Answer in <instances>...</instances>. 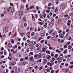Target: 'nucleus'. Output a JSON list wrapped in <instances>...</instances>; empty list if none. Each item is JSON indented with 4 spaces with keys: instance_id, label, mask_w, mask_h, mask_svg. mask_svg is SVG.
<instances>
[{
    "instance_id": "obj_6",
    "label": "nucleus",
    "mask_w": 73,
    "mask_h": 73,
    "mask_svg": "<svg viewBox=\"0 0 73 73\" xmlns=\"http://www.w3.org/2000/svg\"><path fill=\"white\" fill-rule=\"evenodd\" d=\"M53 32V30L51 29L50 30L48 31V33L50 35H51Z\"/></svg>"
},
{
    "instance_id": "obj_44",
    "label": "nucleus",
    "mask_w": 73,
    "mask_h": 73,
    "mask_svg": "<svg viewBox=\"0 0 73 73\" xmlns=\"http://www.w3.org/2000/svg\"><path fill=\"white\" fill-rule=\"evenodd\" d=\"M17 51L16 50L15 51H14L13 52V54H15L16 53H17Z\"/></svg>"
},
{
    "instance_id": "obj_9",
    "label": "nucleus",
    "mask_w": 73,
    "mask_h": 73,
    "mask_svg": "<svg viewBox=\"0 0 73 73\" xmlns=\"http://www.w3.org/2000/svg\"><path fill=\"white\" fill-rule=\"evenodd\" d=\"M29 59H30V60L31 61H33V60H34V59L33 56H31V57H30Z\"/></svg>"
},
{
    "instance_id": "obj_43",
    "label": "nucleus",
    "mask_w": 73,
    "mask_h": 73,
    "mask_svg": "<svg viewBox=\"0 0 73 73\" xmlns=\"http://www.w3.org/2000/svg\"><path fill=\"white\" fill-rule=\"evenodd\" d=\"M51 5H52V3H49L48 4V6L49 7H50V6H51Z\"/></svg>"
},
{
    "instance_id": "obj_64",
    "label": "nucleus",
    "mask_w": 73,
    "mask_h": 73,
    "mask_svg": "<svg viewBox=\"0 0 73 73\" xmlns=\"http://www.w3.org/2000/svg\"><path fill=\"white\" fill-rule=\"evenodd\" d=\"M54 72V70H52L51 71V73H53Z\"/></svg>"
},
{
    "instance_id": "obj_54",
    "label": "nucleus",
    "mask_w": 73,
    "mask_h": 73,
    "mask_svg": "<svg viewBox=\"0 0 73 73\" xmlns=\"http://www.w3.org/2000/svg\"><path fill=\"white\" fill-rule=\"evenodd\" d=\"M44 43H45V44H47V43H48L47 40H46L44 42Z\"/></svg>"
},
{
    "instance_id": "obj_2",
    "label": "nucleus",
    "mask_w": 73,
    "mask_h": 73,
    "mask_svg": "<svg viewBox=\"0 0 73 73\" xmlns=\"http://www.w3.org/2000/svg\"><path fill=\"white\" fill-rule=\"evenodd\" d=\"M54 21H51L49 25L50 27H53V25H54Z\"/></svg>"
},
{
    "instance_id": "obj_27",
    "label": "nucleus",
    "mask_w": 73,
    "mask_h": 73,
    "mask_svg": "<svg viewBox=\"0 0 73 73\" xmlns=\"http://www.w3.org/2000/svg\"><path fill=\"white\" fill-rule=\"evenodd\" d=\"M16 64V63L14 62H13L11 63V65H12V66H13V65H15Z\"/></svg>"
},
{
    "instance_id": "obj_42",
    "label": "nucleus",
    "mask_w": 73,
    "mask_h": 73,
    "mask_svg": "<svg viewBox=\"0 0 73 73\" xmlns=\"http://www.w3.org/2000/svg\"><path fill=\"white\" fill-rule=\"evenodd\" d=\"M50 11V10H46V12L47 13H48Z\"/></svg>"
},
{
    "instance_id": "obj_15",
    "label": "nucleus",
    "mask_w": 73,
    "mask_h": 73,
    "mask_svg": "<svg viewBox=\"0 0 73 73\" xmlns=\"http://www.w3.org/2000/svg\"><path fill=\"white\" fill-rule=\"evenodd\" d=\"M42 16L43 17H44V18H45V17H46V15L45 13H44L42 15Z\"/></svg>"
},
{
    "instance_id": "obj_1",
    "label": "nucleus",
    "mask_w": 73,
    "mask_h": 73,
    "mask_svg": "<svg viewBox=\"0 0 73 73\" xmlns=\"http://www.w3.org/2000/svg\"><path fill=\"white\" fill-rule=\"evenodd\" d=\"M8 28L7 27H5L3 29V32L4 33H7L8 31Z\"/></svg>"
},
{
    "instance_id": "obj_61",
    "label": "nucleus",
    "mask_w": 73,
    "mask_h": 73,
    "mask_svg": "<svg viewBox=\"0 0 73 73\" xmlns=\"http://www.w3.org/2000/svg\"><path fill=\"white\" fill-rule=\"evenodd\" d=\"M21 47L20 46H19L18 48L19 49V50L21 49Z\"/></svg>"
},
{
    "instance_id": "obj_14",
    "label": "nucleus",
    "mask_w": 73,
    "mask_h": 73,
    "mask_svg": "<svg viewBox=\"0 0 73 73\" xmlns=\"http://www.w3.org/2000/svg\"><path fill=\"white\" fill-rule=\"evenodd\" d=\"M28 45L29 46H31V45H33V42H30L29 43Z\"/></svg>"
},
{
    "instance_id": "obj_51",
    "label": "nucleus",
    "mask_w": 73,
    "mask_h": 73,
    "mask_svg": "<svg viewBox=\"0 0 73 73\" xmlns=\"http://www.w3.org/2000/svg\"><path fill=\"white\" fill-rule=\"evenodd\" d=\"M50 36H48L47 38V39H49V38H50Z\"/></svg>"
},
{
    "instance_id": "obj_22",
    "label": "nucleus",
    "mask_w": 73,
    "mask_h": 73,
    "mask_svg": "<svg viewBox=\"0 0 73 73\" xmlns=\"http://www.w3.org/2000/svg\"><path fill=\"white\" fill-rule=\"evenodd\" d=\"M58 55L57 54H56L55 55V56H54L55 57V58H57V57H58Z\"/></svg>"
},
{
    "instance_id": "obj_45",
    "label": "nucleus",
    "mask_w": 73,
    "mask_h": 73,
    "mask_svg": "<svg viewBox=\"0 0 73 73\" xmlns=\"http://www.w3.org/2000/svg\"><path fill=\"white\" fill-rule=\"evenodd\" d=\"M41 39L39 38L37 40H36L37 42H38V41H40Z\"/></svg>"
},
{
    "instance_id": "obj_8",
    "label": "nucleus",
    "mask_w": 73,
    "mask_h": 73,
    "mask_svg": "<svg viewBox=\"0 0 73 73\" xmlns=\"http://www.w3.org/2000/svg\"><path fill=\"white\" fill-rule=\"evenodd\" d=\"M63 58L62 57L60 58V59H59L58 61V63H60L61 61V60H62L63 59Z\"/></svg>"
},
{
    "instance_id": "obj_28",
    "label": "nucleus",
    "mask_w": 73,
    "mask_h": 73,
    "mask_svg": "<svg viewBox=\"0 0 73 73\" xmlns=\"http://www.w3.org/2000/svg\"><path fill=\"white\" fill-rule=\"evenodd\" d=\"M40 35L42 36V37H43V36H44L45 35L44 34V33H42Z\"/></svg>"
},
{
    "instance_id": "obj_18",
    "label": "nucleus",
    "mask_w": 73,
    "mask_h": 73,
    "mask_svg": "<svg viewBox=\"0 0 73 73\" xmlns=\"http://www.w3.org/2000/svg\"><path fill=\"white\" fill-rule=\"evenodd\" d=\"M72 48V47L70 45L68 46V49H71Z\"/></svg>"
},
{
    "instance_id": "obj_38",
    "label": "nucleus",
    "mask_w": 73,
    "mask_h": 73,
    "mask_svg": "<svg viewBox=\"0 0 73 73\" xmlns=\"http://www.w3.org/2000/svg\"><path fill=\"white\" fill-rule=\"evenodd\" d=\"M42 68H43L42 66H41V67H40L39 68V70H41V69H42Z\"/></svg>"
},
{
    "instance_id": "obj_16",
    "label": "nucleus",
    "mask_w": 73,
    "mask_h": 73,
    "mask_svg": "<svg viewBox=\"0 0 73 73\" xmlns=\"http://www.w3.org/2000/svg\"><path fill=\"white\" fill-rule=\"evenodd\" d=\"M68 52V50L67 49L65 50L64 52H63V53L64 54H66Z\"/></svg>"
},
{
    "instance_id": "obj_36",
    "label": "nucleus",
    "mask_w": 73,
    "mask_h": 73,
    "mask_svg": "<svg viewBox=\"0 0 73 73\" xmlns=\"http://www.w3.org/2000/svg\"><path fill=\"white\" fill-rule=\"evenodd\" d=\"M29 49L27 48L26 49V52H29Z\"/></svg>"
},
{
    "instance_id": "obj_5",
    "label": "nucleus",
    "mask_w": 73,
    "mask_h": 73,
    "mask_svg": "<svg viewBox=\"0 0 73 73\" xmlns=\"http://www.w3.org/2000/svg\"><path fill=\"white\" fill-rule=\"evenodd\" d=\"M65 8V5H62L60 6V9H64Z\"/></svg>"
},
{
    "instance_id": "obj_46",
    "label": "nucleus",
    "mask_w": 73,
    "mask_h": 73,
    "mask_svg": "<svg viewBox=\"0 0 73 73\" xmlns=\"http://www.w3.org/2000/svg\"><path fill=\"white\" fill-rule=\"evenodd\" d=\"M56 52H57V53H60V50H57L56 51Z\"/></svg>"
},
{
    "instance_id": "obj_52",
    "label": "nucleus",
    "mask_w": 73,
    "mask_h": 73,
    "mask_svg": "<svg viewBox=\"0 0 73 73\" xmlns=\"http://www.w3.org/2000/svg\"><path fill=\"white\" fill-rule=\"evenodd\" d=\"M44 40H42L40 41V42L41 43H43V42H44Z\"/></svg>"
},
{
    "instance_id": "obj_7",
    "label": "nucleus",
    "mask_w": 73,
    "mask_h": 73,
    "mask_svg": "<svg viewBox=\"0 0 73 73\" xmlns=\"http://www.w3.org/2000/svg\"><path fill=\"white\" fill-rule=\"evenodd\" d=\"M59 37L60 38H64V36L62 33H60L59 34Z\"/></svg>"
},
{
    "instance_id": "obj_33",
    "label": "nucleus",
    "mask_w": 73,
    "mask_h": 73,
    "mask_svg": "<svg viewBox=\"0 0 73 73\" xmlns=\"http://www.w3.org/2000/svg\"><path fill=\"white\" fill-rule=\"evenodd\" d=\"M37 68H38V66H37V65L35 66V68L36 69H36H37Z\"/></svg>"
},
{
    "instance_id": "obj_39",
    "label": "nucleus",
    "mask_w": 73,
    "mask_h": 73,
    "mask_svg": "<svg viewBox=\"0 0 73 73\" xmlns=\"http://www.w3.org/2000/svg\"><path fill=\"white\" fill-rule=\"evenodd\" d=\"M38 54H36L35 55H34V57H35V58H36V57H38Z\"/></svg>"
},
{
    "instance_id": "obj_32",
    "label": "nucleus",
    "mask_w": 73,
    "mask_h": 73,
    "mask_svg": "<svg viewBox=\"0 0 73 73\" xmlns=\"http://www.w3.org/2000/svg\"><path fill=\"white\" fill-rule=\"evenodd\" d=\"M31 49H35V47H34V46H31Z\"/></svg>"
},
{
    "instance_id": "obj_53",
    "label": "nucleus",
    "mask_w": 73,
    "mask_h": 73,
    "mask_svg": "<svg viewBox=\"0 0 73 73\" xmlns=\"http://www.w3.org/2000/svg\"><path fill=\"white\" fill-rule=\"evenodd\" d=\"M20 61H24V59H23V58H21Z\"/></svg>"
},
{
    "instance_id": "obj_3",
    "label": "nucleus",
    "mask_w": 73,
    "mask_h": 73,
    "mask_svg": "<svg viewBox=\"0 0 73 73\" xmlns=\"http://www.w3.org/2000/svg\"><path fill=\"white\" fill-rule=\"evenodd\" d=\"M19 15L20 17H22L23 15V12L22 11H20L19 13Z\"/></svg>"
},
{
    "instance_id": "obj_34",
    "label": "nucleus",
    "mask_w": 73,
    "mask_h": 73,
    "mask_svg": "<svg viewBox=\"0 0 73 73\" xmlns=\"http://www.w3.org/2000/svg\"><path fill=\"white\" fill-rule=\"evenodd\" d=\"M47 45H48V46H51V45H50V43H48L47 44Z\"/></svg>"
},
{
    "instance_id": "obj_26",
    "label": "nucleus",
    "mask_w": 73,
    "mask_h": 73,
    "mask_svg": "<svg viewBox=\"0 0 73 73\" xmlns=\"http://www.w3.org/2000/svg\"><path fill=\"white\" fill-rule=\"evenodd\" d=\"M38 24H40V25H43V23H41V22H38Z\"/></svg>"
},
{
    "instance_id": "obj_13",
    "label": "nucleus",
    "mask_w": 73,
    "mask_h": 73,
    "mask_svg": "<svg viewBox=\"0 0 73 73\" xmlns=\"http://www.w3.org/2000/svg\"><path fill=\"white\" fill-rule=\"evenodd\" d=\"M38 57L39 58H41L42 57V55H41V53H40L38 54Z\"/></svg>"
},
{
    "instance_id": "obj_47",
    "label": "nucleus",
    "mask_w": 73,
    "mask_h": 73,
    "mask_svg": "<svg viewBox=\"0 0 73 73\" xmlns=\"http://www.w3.org/2000/svg\"><path fill=\"white\" fill-rule=\"evenodd\" d=\"M36 10L37 11H38V9H39V8L38 6H36Z\"/></svg>"
},
{
    "instance_id": "obj_57",
    "label": "nucleus",
    "mask_w": 73,
    "mask_h": 73,
    "mask_svg": "<svg viewBox=\"0 0 73 73\" xmlns=\"http://www.w3.org/2000/svg\"><path fill=\"white\" fill-rule=\"evenodd\" d=\"M70 16L72 17L73 16V13H71L70 14Z\"/></svg>"
},
{
    "instance_id": "obj_10",
    "label": "nucleus",
    "mask_w": 73,
    "mask_h": 73,
    "mask_svg": "<svg viewBox=\"0 0 73 73\" xmlns=\"http://www.w3.org/2000/svg\"><path fill=\"white\" fill-rule=\"evenodd\" d=\"M47 24H48V23H45L44 25L43 26L44 28H46V27H47Z\"/></svg>"
},
{
    "instance_id": "obj_21",
    "label": "nucleus",
    "mask_w": 73,
    "mask_h": 73,
    "mask_svg": "<svg viewBox=\"0 0 73 73\" xmlns=\"http://www.w3.org/2000/svg\"><path fill=\"white\" fill-rule=\"evenodd\" d=\"M58 11V8H57L55 9L54 10L55 12H57Z\"/></svg>"
},
{
    "instance_id": "obj_23",
    "label": "nucleus",
    "mask_w": 73,
    "mask_h": 73,
    "mask_svg": "<svg viewBox=\"0 0 73 73\" xmlns=\"http://www.w3.org/2000/svg\"><path fill=\"white\" fill-rule=\"evenodd\" d=\"M46 53H48V54H50V51H49V50H47L46 52Z\"/></svg>"
},
{
    "instance_id": "obj_4",
    "label": "nucleus",
    "mask_w": 73,
    "mask_h": 73,
    "mask_svg": "<svg viewBox=\"0 0 73 73\" xmlns=\"http://www.w3.org/2000/svg\"><path fill=\"white\" fill-rule=\"evenodd\" d=\"M20 70L18 68H17L15 71V73H19V72H20Z\"/></svg>"
},
{
    "instance_id": "obj_35",
    "label": "nucleus",
    "mask_w": 73,
    "mask_h": 73,
    "mask_svg": "<svg viewBox=\"0 0 73 73\" xmlns=\"http://www.w3.org/2000/svg\"><path fill=\"white\" fill-rule=\"evenodd\" d=\"M64 49H66L67 48V46L66 45H64Z\"/></svg>"
},
{
    "instance_id": "obj_58",
    "label": "nucleus",
    "mask_w": 73,
    "mask_h": 73,
    "mask_svg": "<svg viewBox=\"0 0 73 73\" xmlns=\"http://www.w3.org/2000/svg\"><path fill=\"white\" fill-rule=\"evenodd\" d=\"M14 49H12L11 50V52H14L13 51H14Z\"/></svg>"
},
{
    "instance_id": "obj_50",
    "label": "nucleus",
    "mask_w": 73,
    "mask_h": 73,
    "mask_svg": "<svg viewBox=\"0 0 73 73\" xmlns=\"http://www.w3.org/2000/svg\"><path fill=\"white\" fill-rule=\"evenodd\" d=\"M68 17V15H65L64 16V17Z\"/></svg>"
},
{
    "instance_id": "obj_19",
    "label": "nucleus",
    "mask_w": 73,
    "mask_h": 73,
    "mask_svg": "<svg viewBox=\"0 0 73 73\" xmlns=\"http://www.w3.org/2000/svg\"><path fill=\"white\" fill-rule=\"evenodd\" d=\"M11 11L12 13H13V12H14L15 11V10L14 9H11Z\"/></svg>"
},
{
    "instance_id": "obj_59",
    "label": "nucleus",
    "mask_w": 73,
    "mask_h": 73,
    "mask_svg": "<svg viewBox=\"0 0 73 73\" xmlns=\"http://www.w3.org/2000/svg\"><path fill=\"white\" fill-rule=\"evenodd\" d=\"M65 66H68V64L67 63H66L65 64Z\"/></svg>"
},
{
    "instance_id": "obj_12",
    "label": "nucleus",
    "mask_w": 73,
    "mask_h": 73,
    "mask_svg": "<svg viewBox=\"0 0 73 73\" xmlns=\"http://www.w3.org/2000/svg\"><path fill=\"white\" fill-rule=\"evenodd\" d=\"M46 58L48 60H49V59H50V58H51V57L50 56V55L47 56H46Z\"/></svg>"
},
{
    "instance_id": "obj_29",
    "label": "nucleus",
    "mask_w": 73,
    "mask_h": 73,
    "mask_svg": "<svg viewBox=\"0 0 73 73\" xmlns=\"http://www.w3.org/2000/svg\"><path fill=\"white\" fill-rule=\"evenodd\" d=\"M39 16L41 19H42V18H43V17H42V14H40Z\"/></svg>"
},
{
    "instance_id": "obj_63",
    "label": "nucleus",
    "mask_w": 73,
    "mask_h": 73,
    "mask_svg": "<svg viewBox=\"0 0 73 73\" xmlns=\"http://www.w3.org/2000/svg\"><path fill=\"white\" fill-rule=\"evenodd\" d=\"M52 61H54V60H55V58H54L53 57L52 58Z\"/></svg>"
},
{
    "instance_id": "obj_62",
    "label": "nucleus",
    "mask_w": 73,
    "mask_h": 73,
    "mask_svg": "<svg viewBox=\"0 0 73 73\" xmlns=\"http://www.w3.org/2000/svg\"><path fill=\"white\" fill-rule=\"evenodd\" d=\"M29 7V5L28 4H27L26 5V8H28Z\"/></svg>"
},
{
    "instance_id": "obj_49",
    "label": "nucleus",
    "mask_w": 73,
    "mask_h": 73,
    "mask_svg": "<svg viewBox=\"0 0 73 73\" xmlns=\"http://www.w3.org/2000/svg\"><path fill=\"white\" fill-rule=\"evenodd\" d=\"M23 18V21H26V19H25V18L24 17Z\"/></svg>"
},
{
    "instance_id": "obj_37",
    "label": "nucleus",
    "mask_w": 73,
    "mask_h": 73,
    "mask_svg": "<svg viewBox=\"0 0 73 73\" xmlns=\"http://www.w3.org/2000/svg\"><path fill=\"white\" fill-rule=\"evenodd\" d=\"M20 35L21 36H24V35H25V33H21Z\"/></svg>"
},
{
    "instance_id": "obj_31",
    "label": "nucleus",
    "mask_w": 73,
    "mask_h": 73,
    "mask_svg": "<svg viewBox=\"0 0 73 73\" xmlns=\"http://www.w3.org/2000/svg\"><path fill=\"white\" fill-rule=\"evenodd\" d=\"M27 40V38L25 37H24L23 40V41H25V40Z\"/></svg>"
},
{
    "instance_id": "obj_24",
    "label": "nucleus",
    "mask_w": 73,
    "mask_h": 73,
    "mask_svg": "<svg viewBox=\"0 0 73 73\" xmlns=\"http://www.w3.org/2000/svg\"><path fill=\"white\" fill-rule=\"evenodd\" d=\"M8 47H9L12 46V44L11 43H9L8 45Z\"/></svg>"
},
{
    "instance_id": "obj_40",
    "label": "nucleus",
    "mask_w": 73,
    "mask_h": 73,
    "mask_svg": "<svg viewBox=\"0 0 73 73\" xmlns=\"http://www.w3.org/2000/svg\"><path fill=\"white\" fill-rule=\"evenodd\" d=\"M29 58V57H28V56H26L25 58V59L26 60H28Z\"/></svg>"
},
{
    "instance_id": "obj_56",
    "label": "nucleus",
    "mask_w": 73,
    "mask_h": 73,
    "mask_svg": "<svg viewBox=\"0 0 73 73\" xmlns=\"http://www.w3.org/2000/svg\"><path fill=\"white\" fill-rule=\"evenodd\" d=\"M62 32V30H60L58 32L59 33H61Z\"/></svg>"
},
{
    "instance_id": "obj_41",
    "label": "nucleus",
    "mask_w": 73,
    "mask_h": 73,
    "mask_svg": "<svg viewBox=\"0 0 73 73\" xmlns=\"http://www.w3.org/2000/svg\"><path fill=\"white\" fill-rule=\"evenodd\" d=\"M69 68H70V69H72V68H73V65L70 66Z\"/></svg>"
},
{
    "instance_id": "obj_30",
    "label": "nucleus",
    "mask_w": 73,
    "mask_h": 73,
    "mask_svg": "<svg viewBox=\"0 0 73 73\" xmlns=\"http://www.w3.org/2000/svg\"><path fill=\"white\" fill-rule=\"evenodd\" d=\"M23 64L24 65H26V64H28V62H23Z\"/></svg>"
},
{
    "instance_id": "obj_11",
    "label": "nucleus",
    "mask_w": 73,
    "mask_h": 73,
    "mask_svg": "<svg viewBox=\"0 0 73 73\" xmlns=\"http://www.w3.org/2000/svg\"><path fill=\"white\" fill-rule=\"evenodd\" d=\"M69 70V68H67L66 70H64L63 71V72H64V73H66V72H68Z\"/></svg>"
},
{
    "instance_id": "obj_48",
    "label": "nucleus",
    "mask_w": 73,
    "mask_h": 73,
    "mask_svg": "<svg viewBox=\"0 0 73 73\" xmlns=\"http://www.w3.org/2000/svg\"><path fill=\"white\" fill-rule=\"evenodd\" d=\"M49 49H50V50H52V49H53V48H52V47H49Z\"/></svg>"
},
{
    "instance_id": "obj_55",
    "label": "nucleus",
    "mask_w": 73,
    "mask_h": 73,
    "mask_svg": "<svg viewBox=\"0 0 73 73\" xmlns=\"http://www.w3.org/2000/svg\"><path fill=\"white\" fill-rule=\"evenodd\" d=\"M4 16V14H2L1 16V17H3Z\"/></svg>"
},
{
    "instance_id": "obj_20",
    "label": "nucleus",
    "mask_w": 73,
    "mask_h": 73,
    "mask_svg": "<svg viewBox=\"0 0 73 73\" xmlns=\"http://www.w3.org/2000/svg\"><path fill=\"white\" fill-rule=\"evenodd\" d=\"M42 51H43V52H45V51H46V49L44 48V47H43L42 48Z\"/></svg>"
},
{
    "instance_id": "obj_60",
    "label": "nucleus",
    "mask_w": 73,
    "mask_h": 73,
    "mask_svg": "<svg viewBox=\"0 0 73 73\" xmlns=\"http://www.w3.org/2000/svg\"><path fill=\"white\" fill-rule=\"evenodd\" d=\"M27 23H24V26L25 27H27Z\"/></svg>"
},
{
    "instance_id": "obj_25",
    "label": "nucleus",
    "mask_w": 73,
    "mask_h": 73,
    "mask_svg": "<svg viewBox=\"0 0 73 73\" xmlns=\"http://www.w3.org/2000/svg\"><path fill=\"white\" fill-rule=\"evenodd\" d=\"M11 42L12 44H13V43H14V40H13V39H11Z\"/></svg>"
},
{
    "instance_id": "obj_17",
    "label": "nucleus",
    "mask_w": 73,
    "mask_h": 73,
    "mask_svg": "<svg viewBox=\"0 0 73 73\" xmlns=\"http://www.w3.org/2000/svg\"><path fill=\"white\" fill-rule=\"evenodd\" d=\"M47 62V60L46 59H44V60L43 64H44V63H45V62Z\"/></svg>"
}]
</instances>
